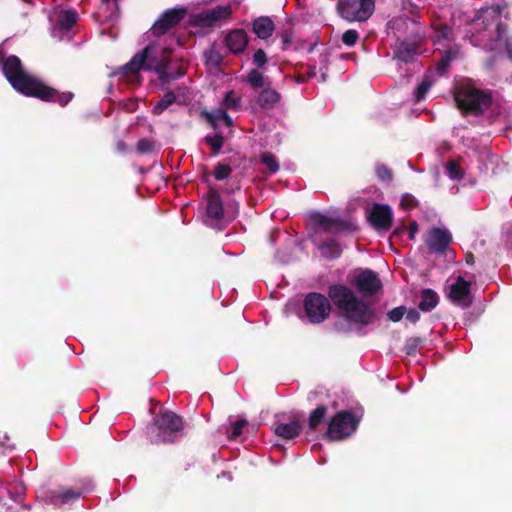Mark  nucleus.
<instances>
[{"instance_id":"nucleus-41","label":"nucleus","mask_w":512,"mask_h":512,"mask_svg":"<svg viewBox=\"0 0 512 512\" xmlns=\"http://www.w3.org/2000/svg\"><path fill=\"white\" fill-rule=\"evenodd\" d=\"M418 205L417 199L409 193H405L401 197L400 206L405 210H411Z\"/></svg>"},{"instance_id":"nucleus-33","label":"nucleus","mask_w":512,"mask_h":512,"mask_svg":"<svg viewBox=\"0 0 512 512\" xmlns=\"http://www.w3.org/2000/svg\"><path fill=\"white\" fill-rule=\"evenodd\" d=\"M240 98L236 96L234 90L228 91L222 101L226 109L237 110L240 108Z\"/></svg>"},{"instance_id":"nucleus-49","label":"nucleus","mask_w":512,"mask_h":512,"mask_svg":"<svg viewBox=\"0 0 512 512\" xmlns=\"http://www.w3.org/2000/svg\"><path fill=\"white\" fill-rule=\"evenodd\" d=\"M406 318L411 323H416L420 320V313L416 309H409L406 311Z\"/></svg>"},{"instance_id":"nucleus-14","label":"nucleus","mask_w":512,"mask_h":512,"mask_svg":"<svg viewBox=\"0 0 512 512\" xmlns=\"http://www.w3.org/2000/svg\"><path fill=\"white\" fill-rule=\"evenodd\" d=\"M451 242V233L447 229L438 227L429 230L425 239V244L429 248L430 252L436 254L445 253Z\"/></svg>"},{"instance_id":"nucleus-1","label":"nucleus","mask_w":512,"mask_h":512,"mask_svg":"<svg viewBox=\"0 0 512 512\" xmlns=\"http://www.w3.org/2000/svg\"><path fill=\"white\" fill-rule=\"evenodd\" d=\"M172 49L147 45L137 52L128 63L115 70L112 75L124 78L136 76L141 70L154 71L162 85H168L183 77L186 69L182 63L173 61Z\"/></svg>"},{"instance_id":"nucleus-55","label":"nucleus","mask_w":512,"mask_h":512,"mask_svg":"<svg viewBox=\"0 0 512 512\" xmlns=\"http://www.w3.org/2000/svg\"><path fill=\"white\" fill-rule=\"evenodd\" d=\"M236 190H240V185L237 184L236 187H235Z\"/></svg>"},{"instance_id":"nucleus-22","label":"nucleus","mask_w":512,"mask_h":512,"mask_svg":"<svg viewBox=\"0 0 512 512\" xmlns=\"http://www.w3.org/2000/svg\"><path fill=\"white\" fill-rule=\"evenodd\" d=\"M416 55V45L406 41H401L394 49V58L403 63L412 62Z\"/></svg>"},{"instance_id":"nucleus-43","label":"nucleus","mask_w":512,"mask_h":512,"mask_svg":"<svg viewBox=\"0 0 512 512\" xmlns=\"http://www.w3.org/2000/svg\"><path fill=\"white\" fill-rule=\"evenodd\" d=\"M268 62L267 55L263 49H258L253 55V63L258 67H263Z\"/></svg>"},{"instance_id":"nucleus-11","label":"nucleus","mask_w":512,"mask_h":512,"mask_svg":"<svg viewBox=\"0 0 512 512\" xmlns=\"http://www.w3.org/2000/svg\"><path fill=\"white\" fill-rule=\"evenodd\" d=\"M185 15V8L167 9L151 27L152 34L155 37L165 35L170 29L176 27L184 19Z\"/></svg>"},{"instance_id":"nucleus-18","label":"nucleus","mask_w":512,"mask_h":512,"mask_svg":"<svg viewBox=\"0 0 512 512\" xmlns=\"http://www.w3.org/2000/svg\"><path fill=\"white\" fill-rule=\"evenodd\" d=\"M225 43L231 53H242L248 45L247 33L243 29L232 30L226 35Z\"/></svg>"},{"instance_id":"nucleus-17","label":"nucleus","mask_w":512,"mask_h":512,"mask_svg":"<svg viewBox=\"0 0 512 512\" xmlns=\"http://www.w3.org/2000/svg\"><path fill=\"white\" fill-rule=\"evenodd\" d=\"M207 216L214 220H220L224 216V206L218 190L210 188L207 194Z\"/></svg>"},{"instance_id":"nucleus-29","label":"nucleus","mask_w":512,"mask_h":512,"mask_svg":"<svg viewBox=\"0 0 512 512\" xmlns=\"http://www.w3.org/2000/svg\"><path fill=\"white\" fill-rule=\"evenodd\" d=\"M432 80L429 76L423 78V80L418 84L414 92V101L416 103L421 102L425 99L427 92L432 86Z\"/></svg>"},{"instance_id":"nucleus-8","label":"nucleus","mask_w":512,"mask_h":512,"mask_svg":"<svg viewBox=\"0 0 512 512\" xmlns=\"http://www.w3.org/2000/svg\"><path fill=\"white\" fill-rule=\"evenodd\" d=\"M375 10L371 0H339L337 11L348 22H364L370 18Z\"/></svg>"},{"instance_id":"nucleus-30","label":"nucleus","mask_w":512,"mask_h":512,"mask_svg":"<svg viewBox=\"0 0 512 512\" xmlns=\"http://www.w3.org/2000/svg\"><path fill=\"white\" fill-rule=\"evenodd\" d=\"M205 142L207 145H209L211 147L212 154L218 155L223 148L224 137L222 136V134H216L214 136L207 135L205 137Z\"/></svg>"},{"instance_id":"nucleus-46","label":"nucleus","mask_w":512,"mask_h":512,"mask_svg":"<svg viewBox=\"0 0 512 512\" xmlns=\"http://www.w3.org/2000/svg\"><path fill=\"white\" fill-rule=\"evenodd\" d=\"M452 60V56H451V53L446 51L441 59L439 60L438 64H437V70L439 73H443L447 67L449 66L450 62Z\"/></svg>"},{"instance_id":"nucleus-38","label":"nucleus","mask_w":512,"mask_h":512,"mask_svg":"<svg viewBox=\"0 0 512 512\" xmlns=\"http://www.w3.org/2000/svg\"><path fill=\"white\" fill-rule=\"evenodd\" d=\"M359 33L355 29H349L342 35V42L348 47H353L359 40Z\"/></svg>"},{"instance_id":"nucleus-24","label":"nucleus","mask_w":512,"mask_h":512,"mask_svg":"<svg viewBox=\"0 0 512 512\" xmlns=\"http://www.w3.org/2000/svg\"><path fill=\"white\" fill-rule=\"evenodd\" d=\"M319 249L321 250L322 255L328 260L338 258L342 253L341 245L335 239H329L322 242L319 245Z\"/></svg>"},{"instance_id":"nucleus-28","label":"nucleus","mask_w":512,"mask_h":512,"mask_svg":"<svg viewBox=\"0 0 512 512\" xmlns=\"http://www.w3.org/2000/svg\"><path fill=\"white\" fill-rule=\"evenodd\" d=\"M246 82L253 89H260L265 86V78L257 69H252L248 72Z\"/></svg>"},{"instance_id":"nucleus-15","label":"nucleus","mask_w":512,"mask_h":512,"mask_svg":"<svg viewBox=\"0 0 512 512\" xmlns=\"http://www.w3.org/2000/svg\"><path fill=\"white\" fill-rule=\"evenodd\" d=\"M448 298L462 308L471 306V282L466 281L462 276L456 278L455 283L450 286Z\"/></svg>"},{"instance_id":"nucleus-20","label":"nucleus","mask_w":512,"mask_h":512,"mask_svg":"<svg viewBox=\"0 0 512 512\" xmlns=\"http://www.w3.org/2000/svg\"><path fill=\"white\" fill-rule=\"evenodd\" d=\"M275 30V25L272 19L268 16H260L252 23V31L258 38L266 40L272 36Z\"/></svg>"},{"instance_id":"nucleus-2","label":"nucleus","mask_w":512,"mask_h":512,"mask_svg":"<svg viewBox=\"0 0 512 512\" xmlns=\"http://www.w3.org/2000/svg\"><path fill=\"white\" fill-rule=\"evenodd\" d=\"M1 70L9 84L19 93L38 98L44 102H55L65 107L74 97L72 92H59L27 73L16 55L5 57L0 51Z\"/></svg>"},{"instance_id":"nucleus-5","label":"nucleus","mask_w":512,"mask_h":512,"mask_svg":"<svg viewBox=\"0 0 512 512\" xmlns=\"http://www.w3.org/2000/svg\"><path fill=\"white\" fill-rule=\"evenodd\" d=\"M472 28L473 44L486 51L496 50L505 33L500 11L495 8L480 9L472 21Z\"/></svg>"},{"instance_id":"nucleus-6","label":"nucleus","mask_w":512,"mask_h":512,"mask_svg":"<svg viewBox=\"0 0 512 512\" xmlns=\"http://www.w3.org/2000/svg\"><path fill=\"white\" fill-rule=\"evenodd\" d=\"M184 420L176 413L161 409L146 428V434L152 444H169L183 436Z\"/></svg>"},{"instance_id":"nucleus-3","label":"nucleus","mask_w":512,"mask_h":512,"mask_svg":"<svg viewBox=\"0 0 512 512\" xmlns=\"http://www.w3.org/2000/svg\"><path fill=\"white\" fill-rule=\"evenodd\" d=\"M453 100L463 117H484L490 125L505 112L503 100L495 97L494 91L478 88L471 79H465L455 86Z\"/></svg>"},{"instance_id":"nucleus-12","label":"nucleus","mask_w":512,"mask_h":512,"mask_svg":"<svg viewBox=\"0 0 512 512\" xmlns=\"http://www.w3.org/2000/svg\"><path fill=\"white\" fill-rule=\"evenodd\" d=\"M353 285L364 296H374L382 289L378 274L371 269H362L355 276Z\"/></svg>"},{"instance_id":"nucleus-36","label":"nucleus","mask_w":512,"mask_h":512,"mask_svg":"<svg viewBox=\"0 0 512 512\" xmlns=\"http://www.w3.org/2000/svg\"><path fill=\"white\" fill-rule=\"evenodd\" d=\"M260 162L267 166L270 173H276L279 170V164L275 156L270 152H264L260 156Z\"/></svg>"},{"instance_id":"nucleus-51","label":"nucleus","mask_w":512,"mask_h":512,"mask_svg":"<svg viewBox=\"0 0 512 512\" xmlns=\"http://www.w3.org/2000/svg\"><path fill=\"white\" fill-rule=\"evenodd\" d=\"M417 232H418V224L416 221H413L410 223V225L408 227L409 238L411 240H414Z\"/></svg>"},{"instance_id":"nucleus-9","label":"nucleus","mask_w":512,"mask_h":512,"mask_svg":"<svg viewBox=\"0 0 512 512\" xmlns=\"http://www.w3.org/2000/svg\"><path fill=\"white\" fill-rule=\"evenodd\" d=\"M305 315L312 324L324 322L331 313L329 299L321 293L310 292L303 301Z\"/></svg>"},{"instance_id":"nucleus-39","label":"nucleus","mask_w":512,"mask_h":512,"mask_svg":"<svg viewBox=\"0 0 512 512\" xmlns=\"http://www.w3.org/2000/svg\"><path fill=\"white\" fill-rule=\"evenodd\" d=\"M248 424L247 420L239 419L232 424L231 432L228 434L230 440L237 439L243 432V428Z\"/></svg>"},{"instance_id":"nucleus-47","label":"nucleus","mask_w":512,"mask_h":512,"mask_svg":"<svg viewBox=\"0 0 512 512\" xmlns=\"http://www.w3.org/2000/svg\"><path fill=\"white\" fill-rule=\"evenodd\" d=\"M215 113L217 115L218 120H222L227 127L233 126V119L230 117V115L222 109L215 110Z\"/></svg>"},{"instance_id":"nucleus-48","label":"nucleus","mask_w":512,"mask_h":512,"mask_svg":"<svg viewBox=\"0 0 512 512\" xmlns=\"http://www.w3.org/2000/svg\"><path fill=\"white\" fill-rule=\"evenodd\" d=\"M281 40L283 44V49H286V47L292 43L293 40V31L291 29H286L281 33Z\"/></svg>"},{"instance_id":"nucleus-45","label":"nucleus","mask_w":512,"mask_h":512,"mask_svg":"<svg viewBox=\"0 0 512 512\" xmlns=\"http://www.w3.org/2000/svg\"><path fill=\"white\" fill-rule=\"evenodd\" d=\"M201 117H203L213 129H217L219 120L215 111L209 112L207 110H203L201 111Z\"/></svg>"},{"instance_id":"nucleus-31","label":"nucleus","mask_w":512,"mask_h":512,"mask_svg":"<svg viewBox=\"0 0 512 512\" xmlns=\"http://www.w3.org/2000/svg\"><path fill=\"white\" fill-rule=\"evenodd\" d=\"M446 172L452 180H460L464 177L460 164L455 160H449L446 163Z\"/></svg>"},{"instance_id":"nucleus-50","label":"nucleus","mask_w":512,"mask_h":512,"mask_svg":"<svg viewBox=\"0 0 512 512\" xmlns=\"http://www.w3.org/2000/svg\"><path fill=\"white\" fill-rule=\"evenodd\" d=\"M208 60L218 66L222 62V56L218 52L211 51Z\"/></svg>"},{"instance_id":"nucleus-13","label":"nucleus","mask_w":512,"mask_h":512,"mask_svg":"<svg viewBox=\"0 0 512 512\" xmlns=\"http://www.w3.org/2000/svg\"><path fill=\"white\" fill-rule=\"evenodd\" d=\"M368 221L378 232L389 231L393 223L391 207L386 204H374L369 213Z\"/></svg>"},{"instance_id":"nucleus-35","label":"nucleus","mask_w":512,"mask_h":512,"mask_svg":"<svg viewBox=\"0 0 512 512\" xmlns=\"http://www.w3.org/2000/svg\"><path fill=\"white\" fill-rule=\"evenodd\" d=\"M211 15L213 16L215 22H219L221 20L228 19L232 14V9L229 5L226 6H217L213 9H210Z\"/></svg>"},{"instance_id":"nucleus-34","label":"nucleus","mask_w":512,"mask_h":512,"mask_svg":"<svg viewBox=\"0 0 512 512\" xmlns=\"http://www.w3.org/2000/svg\"><path fill=\"white\" fill-rule=\"evenodd\" d=\"M195 24L200 27H211L215 25L216 22L211 15L210 9L197 14L195 17Z\"/></svg>"},{"instance_id":"nucleus-4","label":"nucleus","mask_w":512,"mask_h":512,"mask_svg":"<svg viewBox=\"0 0 512 512\" xmlns=\"http://www.w3.org/2000/svg\"><path fill=\"white\" fill-rule=\"evenodd\" d=\"M328 297L342 312L349 322L367 326L375 319V312L371 305L358 298L354 292L343 284L329 286Z\"/></svg>"},{"instance_id":"nucleus-10","label":"nucleus","mask_w":512,"mask_h":512,"mask_svg":"<svg viewBox=\"0 0 512 512\" xmlns=\"http://www.w3.org/2000/svg\"><path fill=\"white\" fill-rule=\"evenodd\" d=\"M309 221L313 225L319 226L323 231L328 233H339L346 230H357V227L349 221L340 218L328 217L318 211H314L309 214Z\"/></svg>"},{"instance_id":"nucleus-53","label":"nucleus","mask_w":512,"mask_h":512,"mask_svg":"<svg viewBox=\"0 0 512 512\" xmlns=\"http://www.w3.org/2000/svg\"><path fill=\"white\" fill-rule=\"evenodd\" d=\"M465 261L468 265H473L475 262L474 255L472 253H467L465 255Z\"/></svg>"},{"instance_id":"nucleus-23","label":"nucleus","mask_w":512,"mask_h":512,"mask_svg":"<svg viewBox=\"0 0 512 512\" xmlns=\"http://www.w3.org/2000/svg\"><path fill=\"white\" fill-rule=\"evenodd\" d=\"M439 302V297L437 293L430 289H423L421 292V300L418 304V308L423 312H429L433 310Z\"/></svg>"},{"instance_id":"nucleus-7","label":"nucleus","mask_w":512,"mask_h":512,"mask_svg":"<svg viewBox=\"0 0 512 512\" xmlns=\"http://www.w3.org/2000/svg\"><path fill=\"white\" fill-rule=\"evenodd\" d=\"M359 425V419L351 410L338 411L329 421L326 438L342 440L352 435Z\"/></svg>"},{"instance_id":"nucleus-27","label":"nucleus","mask_w":512,"mask_h":512,"mask_svg":"<svg viewBox=\"0 0 512 512\" xmlns=\"http://www.w3.org/2000/svg\"><path fill=\"white\" fill-rule=\"evenodd\" d=\"M176 95L173 91L166 92L152 109L154 115L162 114L168 107L176 102Z\"/></svg>"},{"instance_id":"nucleus-40","label":"nucleus","mask_w":512,"mask_h":512,"mask_svg":"<svg viewBox=\"0 0 512 512\" xmlns=\"http://www.w3.org/2000/svg\"><path fill=\"white\" fill-rule=\"evenodd\" d=\"M154 146H155V144H154L153 140L148 139V138H143L137 142L136 148L140 154H147V153H150L153 151Z\"/></svg>"},{"instance_id":"nucleus-21","label":"nucleus","mask_w":512,"mask_h":512,"mask_svg":"<svg viewBox=\"0 0 512 512\" xmlns=\"http://www.w3.org/2000/svg\"><path fill=\"white\" fill-rule=\"evenodd\" d=\"M281 100V94L272 88H264L257 97V103L262 109H274Z\"/></svg>"},{"instance_id":"nucleus-57","label":"nucleus","mask_w":512,"mask_h":512,"mask_svg":"<svg viewBox=\"0 0 512 512\" xmlns=\"http://www.w3.org/2000/svg\"><path fill=\"white\" fill-rule=\"evenodd\" d=\"M371 1L373 2V4H375V1H376V0H371Z\"/></svg>"},{"instance_id":"nucleus-16","label":"nucleus","mask_w":512,"mask_h":512,"mask_svg":"<svg viewBox=\"0 0 512 512\" xmlns=\"http://www.w3.org/2000/svg\"><path fill=\"white\" fill-rule=\"evenodd\" d=\"M82 494L83 492L81 490L61 488L57 490H48L45 493V499L47 503L60 507L64 504H69L78 500Z\"/></svg>"},{"instance_id":"nucleus-19","label":"nucleus","mask_w":512,"mask_h":512,"mask_svg":"<svg viewBox=\"0 0 512 512\" xmlns=\"http://www.w3.org/2000/svg\"><path fill=\"white\" fill-rule=\"evenodd\" d=\"M273 431L277 436L286 440H290L299 436L302 431V426L299 419L294 416L288 423H275L273 426Z\"/></svg>"},{"instance_id":"nucleus-32","label":"nucleus","mask_w":512,"mask_h":512,"mask_svg":"<svg viewBox=\"0 0 512 512\" xmlns=\"http://www.w3.org/2000/svg\"><path fill=\"white\" fill-rule=\"evenodd\" d=\"M232 173V168L229 164H226L224 162H219L215 166L214 169V177L218 181L226 180L230 177Z\"/></svg>"},{"instance_id":"nucleus-25","label":"nucleus","mask_w":512,"mask_h":512,"mask_svg":"<svg viewBox=\"0 0 512 512\" xmlns=\"http://www.w3.org/2000/svg\"><path fill=\"white\" fill-rule=\"evenodd\" d=\"M328 408L326 405H319L310 412L308 419V428L310 431H315L317 427L324 422Z\"/></svg>"},{"instance_id":"nucleus-56","label":"nucleus","mask_w":512,"mask_h":512,"mask_svg":"<svg viewBox=\"0 0 512 512\" xmlns=\"http://www.w3.org/2000/svg\"><path fill=\"white\" fill-rule=\"evenodd\" d=\"M410 341L416 342V339H409L408 342Z\"/></svg>"},{"instance_id":"nucleus-54","label":"nucleus","mask_w":512,"mask_h":512,"mask_svg":"<svg viewBox=\"0 0 512 512\" xmlns=\"http://www.w3.org/2000/svg\"><path fill=\"white\" fill-rule=\"evenodd\" d=\"M334 328L337 330V331H342L344 329L343 325L342 324H339V323H335L334 324Z\"/></svg>"},{"instance_id":"nucleus-44","label":"nucleus","mask_w":512,"mask_h":512,"mask_svg":"<svg viewBox=\"0 0 512 512\" xmlns=\"http://www.w3.org/2000/svg\"><path fill=\"white\" fill-rule=\"evenodd\" d=\"M316 76V66H309L308 71L304 74H299L296 76L295 81L299 84L305 83L308 79Z\"/></svg>"},{"instance_id":"nucleus-52","label":"nucleus","mask_w":512,"mask_h":512,"mask_svg":"<svg viewBox=\"0 0 512 512\" xmlns=\"http://www.w3.org/2000/svg\"><path fill=\"white\" fill-rule=\"evenodd\" d=\"M405 231H406V227H405L404 225H403V226H401V227H397V228H395V229L393 230V232H392V237H393V236H399V235H401V234H402L403 232H405Z\"/></svg>"},{"instance_id":"nucleus-26","label":"nucleus","mask_w":512,"mask_h":512,"mask_svg":"<svg viewBox=\"0 0 512 512\" xmlns=\"http://www.w3.org/2000/svg\"><path fill=\"white\" fill-rule=\"evenodd\" d=\"M77 19V12L75 10L69 9L62 11L59 14L57 24L62 30L68 31L76 24Z\"/></svg>"},{"instance_id":"nucleus-37","label":"nucleus","mask_w":512,"mask_h":512,"mask_svg":"<svg viewBox=\"0 0 512 512\" xmlns=\"http://www.w3.org/2000/svg\"><path fill=\"white\" fill-rule=\"evenodd\" d=\"M376 177L381 182H391L393 179L392 170L385 164H377L375 168Z\"/></svg>"},{"instance_id":"nucleus-42","label":"nucleus","mask_w":512,"mask_h":512,"mask_svg":"<svg viewBox=\"0 0 512 512\" xmlns=\"http://www.w3.org/2000/svg\"><path fill=\"white\" fill-rule=\"evenodd\" d=\"M407 308L405 306H398L390 310L387 314L388 319L393 322H399L405 315Z\"/></svg>"}]
</instances>
